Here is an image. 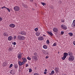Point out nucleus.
I'll return each instance as SVG.
<instances>
[{
  "label": "nucleus",
  "instance_id": "obj_44",
  "mask_svg": "<svg viewBox=\"0 0 75 75\" xmlns=\"http://www.w3.org/2000/svg\"><path fill=\"white\" fill-rule=\"evenodd\" d=\"M14 40H15L17 38V37H16V36H14Z\"/></svg>",
  "mask_w": 75,
  "mask_h": 75
},
{
  "label": "nucleus",
  "instance_id": "obj_12",
  "mask_svg": "<svg viewBox=\"0 0 75 75\" xmlns=\"http://www.w3.org/2000/svg\"><path fill=\"white\" fill-rule=\"evenodd\" d=\"M18 63L19 65H20V66H21L22 65L24 64L23 62H21V61H20L18 62Z\"/></svg>",
  "mask_w": 75,
  "mask_h": 75
},
{
  "label": "nucleus",
  "instance_id": "obj_8",
  "mask_svg": "<svg viewBox=\"0 0 75 75\" xmlns=\"http://www.w3.org/2000/svg\"><path fill=\"white\" fill-rule=\"evenodd\" d=\"M21 52H20L18 54V57L19 59H21Z\"/></svg>",
  "mask_w": 75,
  "mask_h": 75
},
{
  "label": "nucleus",
  "instance_id": "obj_3",
  "mask_svg": "<svg viewBox=\"0 0 75 75\" xmlns=\"http://www.w3.org/2000/svg\"><path fill=\"white\" fill-rule=\"evenodd\" d=\"M14 10L15 11H18L20 10V7L16 6L14 8Z\"/></svg>",
  "mask_w": 75,
  "mask_h": 75
},
{
  "label": "nucleus",
  "instance_id": "obj_26",
  "mask_svg": "<svg viewBox=\"0 0 75 75\" xmlns=\"http://www.w3.org/2000/svg\"><path fill=\"white\" fill-rule=\"evenodd\" d=\"M68 34H69V35H70V36H71V37L73 36V33H72L71 32L69 33Z\"/></svg>",
  "mask_w": 75,
  "mask_h": 75
},
{
  "label": "nucleus",
  "instance_id": "obj_28",
  "mask_svg": "<svg viewBox=\"0 0 75 75\" xmlns=\"http://www.w3.org/2000/svg\"><path fill=\"white\" fill-rule=\"evenodd\" d=\"M66 58H67V57H66V56H63V57L62 58V59L63 60H65Z\"/></svg>",
  "mask_w": 75,
  "mask_h": 75
},
{
  "label": "nucleus",
  "instance_id": "obj_56",
  "mask_svg": "<svg viewBox=\"0 0 75 75\" xmlns=\"http://www.w3.org/2000/svg\"><path fill=\"white\" fill-rule=\"evenodd\" d=\"M6 1H7V0H6Z\"/></svg>",
  "mask_w": 75,
  "mask_h": 75
},
{
  "label": "nucleus",
  "instance_id": "obj_57",
  "mask_svg": "<svg viewBox=\"0 0 75 75\" xmlns=\"http://www.w3.org/2000/svg\"><path fill=\"white\" fill-rule=\"evenodd\" d=\"M22 54H23V53H22Z\"/></svg>",
  "mask_w": 75,
  "mask_h": 75
},
{
  "label": "nucleus",
  "instance_id": "obj_7",
  "mask_svg": "<svg viewBox=\"0 0 75 75\" xmlns=\"http://www.w3.org/2000/svg\"><path fill=\"white\" fill-rule=\"evenodd\" d=\"M44 39V37L42 36H40L38 38V40H40V41H42Z\"/></svg>",
  "mask_w": 75,
  "mask_h": 75
},
{
  "label": "nucleus",
  "instance_id": "obj_46",
  "mask_svg": "<svg viewBox=\"0 0 75 75\" xmlns=\"http://www.w3.org/2000/svg\"><path fill=\"white\" fill-rule=\"evenodd\" d=\"M16 45V43L15 42L13 43V45Z\"/></svg>",
  "mask_w": 75,
  "mask_h": 75
},
{
  "label": "nucleus",
  "instance_id": "obj_54",
  "mask_svg": "<svg viewBox=\"0 0 75 75\" xmlns=\"http://www.w3.org/2000/svg\"><path fill=\"white\" fill-rule=\"evenodd\" d=\"M62 75H66L65 74H62Z\"/></svg>",
  "mask_w": 75,
  "mask_h": 75
},
{
  "label": "nucleus",
  "instance_id": "obj_14",
  "mask_svg": "<svg viewBox=\"0 0 75 75\" xmlns=\"http://www.w3.org/2000/svg\"><path fill=\"white\" fill-rule=\"evenodd\" d=\"M53 31L54 32H55L56 33V32H57L58 31V29L55 28H54L53 29Z\"/></svg>",
  "mask_w": 75,
  "mask_h": 75
},
{
  "label": "nucleus",
  "instance_id": "obj_47",
  "mask_svg": "<svg viewBox=\"0 0 75 75\" xmlns=\"http://www.w3.org/2000/svg\"><path fill=\"white\" fill-rule=\"evenodd\" d=\"M28 64H26V65H25V67H28Z\"/></svg>",
  "mask_w": 75,
  "mask_h": 75
},
{
  "label": "nucleus",
  "instance_id": "obj_41",
  "mask_svg": "<svg viewBox=\"0 0 75 75\" xmlns=\"http://www.w3.org/2000/svg\"><path fill=\"white\" fill-rule=\"evenodd\" d=\"M61 21L62 23H64V20H63V19H61Z\"/></svg>",
  "mask_w": 75,
  "mask_h": 75
},
{
  "label": "nucleus",
  "instance_id": "obj_30",
  "mask_svg": "<svg viewBox=\"0 0 75 75\" xmlns=\"http://www.w3.org/2000/svg\"><path fill=\"white\" fill-rule=\"evenodd\" d=\"M13 50V49H12V48H11V47H9L8 50H9V51H12V50Z\"/></svg>",
  "mask_w": 75,
  "mask_h": 75
},
{
  "label": "nucleus",
  "instance_id": "obj_45",
  "mask_svg": "<svg viewBox=\"0 0 75 75\" xmlns=\"http://www.w3.org/2000/svg\"><path fill=\"white\" fill-rule=\"evenodd\" d=\"M73 44L74 45H75V41H74L73 42Z\"/></svg>",
  "mask_w": 75,
  "mask_h": 75
},
{
  "label": "nucleus",
  "instance_id": "obj_23",
  "mask_svg": "<svg viewBox=\"0 0 75 75\" xmlns=\"http://www.w3.org/2000/svg\"><path fill=\"white\" fill-rule=\"evenodd\" d=\"M36 36H38V37L40 35V33L39 32H37L36 33Z\"/></svg>",
  "mask_w": 75,
  "mask_h": 75
},
{
  "label": "nucleus",
  "instance_id": "obj_25",
  "mask_svg": "<svg viewBox=\"0 0 75 75\" xmlns=\"http://www.w3.org/2000/svg\"><path fill=\"white\" fill-rule=\"evenodd\" d=\"M18 67V65L17 64H14V67L15 68H17Z\"/></svg>",
  "mask_w": 75,
  "mask_h": 75
},
{
  "label": "nucleus",
  "instance_id": "obj_38",
  "mask_svg": "<svg viewBox=\"0 0 75 75\" xmlns=\"http://www.w3.org/2000/svg\"><path fill=\"white\" fill-rule=\"evenodd\" d=\"M13 66V64H11L10 65V66H9V68H11V67H12Z\"/></svg>",
  "mask_w": 75,
  "mask_h": 75
},
{
  "label": "nucleus",
  "instance_id": "obj_36",
  "mask_svg": "<svg viewBox=\"0 0 75 75\" xmlns=\"http://www.w3.org/2000/svg\"><path fill=\"white\" fill-rule=\"evenodd\" d=\"M1 8L2 9H3L4 8L6 9V8H7V7H6L5 6H4L2 7H1Z\"/></svg>",
  "mask_w": 75,
  "mask_h": 75
},
{
  "label": "nucleus",
  "instance_id": "obj_27",
  "mask_svg": "<svg viewBox=\"0 0 75 75\" xmlns=\"http://www.w3.org/2000/svg\"><path fill=\"white\" fill-rule=\"evenodd\" d=\"M43 48H44V49H47V46L46 45H45L43 46Z\"/></svg>",
  "mask_w": 75,
  "mask_h": 75
},
{
  "label": "nucleus",
  "instance_id": "obj_51",
  "mask_svg": "<svg viewBox=\"0 0 75 75\" xmlns=\"http://www.w3.org/2000/svg\"><path fill=\"white\" fill-rule=\"evenodd\" d=\"M44 74H46L47 72H44Z\"/></svg>",
  "mask_w": 75,
  "mask_h": 75
},
{
  "label": "nucleus",
  "instance_id": "obj_37",
  "mask_svg": "<svg viewBox=\"0 0 75 75\" xmlns=\"http://www.w3.org/2000/svg\"><path fill=\"white\" fill-rule=\"evenodd\" d=\"M37 52H35L33 54V55H35V56H36L37 55Z\"/></svg>",
  "mask_w": 75,
  "mask_h": 75
},
{
  "label": "nucleus",
  "instance_id": "obj_16",
  "mask_svg": "<svg viewBox=\"0 0 75 75\" xmlns=\"http://www.w3.org/2000/svg\"><path fill=\"white\" fill-rule=\"evenodd\" d=\"M4 35L5 37H8V33H7L5 32L4 33Z\"/></svg>",
  "mask_w": 75,
  "mask_h": 75
},
{
  "label": "nucleus",
  "instance_id": "obj_9",
  "mask_svg": "<svg viewBox=\"0 0 75 75\" xmlns=\"http://www.w3.org/2000/svg\"><path fill=\"white\" fill-rule=\"evenodd\" d=\"M9 27L11 28H14L15 25L14 24H10L9 25Z\"/></svg>",
  "mask_w": 75,
  "mask_h": 75
},
{
  "label": "nucleus",
  "instance_id": "obj_6",
  "mask_svg": "<svg viewBox=\"0 0 75 75\" xmlns=\"http://www.w3.org/2000/svg\"><path fill=\"white\" fill-rule=\"evenodd\" d=\"M54 70L55 71V72L57 73H58V72L59 71V68H58L57 67H55L54 68Z\"/></svg>",
  "mask_w": 75,
  "mask_h": 75
},
{
  "label": "nucleus",
  "instance_id": "obj_31",
  "mask_svg": "<svg viewBox=\"0 0 75 75\" xmlns=\"http://www.w3.org/2000/svg\"><path fill=\"white\" fill-rule=\"evenodd\" d=\"M6 10H8V11L9 12H10V9H9V8H6Z\"/></svg>",
  "mask_w": 75,
  "mask_h": 75
},
{
  "label": "nucleus",
  "instance_id": "obj_35",
  "mask_svg": "<svg viewBox=\"0 0 75 75\" xmlns=\"http://www.w3.org/2000/svg\"><path fill=\"white\" fill-rule=\"evenodd\" d=\"M64 33V31H62L61 32V34L62 35H63Z\"/></svg>",
  "mask_w": 75,
  "mask_h": 75
},
{
  "label": "nucleus",
  "instance_id": "obj_10",
  "mask_svg": "<svg viewBox=\"0 0 75 75\" xmlns=\"http://www.w3.org/2000/svg\"><path fill=\"white\" fill-rule=\"evenodd\" d=\"M22 59L23 61V63L24 64H25V62H27V59H26V58H22Z\"/></svg>",
  "mask_w": 75,
  "mask_h": 75
},
{
  "label": "nucleus",
  "instance_id": "obj_15",
  "mask_svg": "<svg viewBox=\"0 0 75 75\" xmlns=\"http://www.w3.org/2000/svg\"><path fill=\"white\" fill-rule=\"evenodd\" d=\"M68 54L69 56H72V55H73V54H72V53L71 52H69Z\"/></svg>",
  "mask_w": 75,
  "mask_h": 75
},
{
  "label": "nucleus",
  "instance_id": "obj_48",
  "mask_svg": "<svg viewBox=\"0 0 75 75\" xmlns=\"http://www.w3.org/2000/svg\"><path fill=\"white\" fill-rule=\"evenodd\" d=\"M46 59H47V58H48V56H46Z\"/></svg>",
  "mask_w": 75,
  "mask_h": 75
},
{
  "label": "nucleus",
  "instance_id": "obj_43",
  "mask_svg": "<svg viewBox=\"0 0 75 75\" xmlns=\"http://www.w3.org/2000/svg\"><path fill=\"white\" fill-rule=\"evenodd\" d=\"M3 20V18H2L0 17V21H2Z\"/></svg>",
  "mask_w": 75,
  "mask_h": 75
},
{
  "label": "nucleus",
  "instance_id": "obj_19",
  "mask_svg": "<svg viewBox=\"0 0 75 75\" xmlns=\"http://www.w3.org/2000/svg\"><path fill=\"white\" fill-rule=\"evenodd\" d=\"M22 6L24 7L25 8H27L28 7V6H27V5H25L24 4H22Z\"/></svg>",
  "mask_w": 75,
  "mask_h": 75
},
{
  "label": "nucleus",
  "instance_id": "obj_17",
  "mask_svg": "<svg viewBox=\"0 0 75 75\" xmlns=\"http://www.w3.org/2000/svg\"><path fill=\"white\" fill-rule=\"evenodd\" d=\"M54 73H55V72H54V71L52 70L51 71V73H49V75H53V74H54Z\"/></svg>",
  "mask_w": 75,
  "mask_h": 75
},
{
  "label": "nucleus",
  "instance_id": "obj_5",
  "mask_svg": "<svg viewBox=\"0 0 75 75\" xmlns=\"http://www.w3.org/2000/svg\"><path fill=\"white\" fill-rule=\"evenodd\" d=\"M61 27L63 29V30H65L67 29V28L66 26L64 25H61Z\"/></svg>",
  "mask_w": 75,
  "mask_h": 75
},
{
  "label": "nucleus",
  "instance_id": "obj_55",
  "mask_svg": "<svg viewBox=\"0 0 75 75\" xmlns=\"http://www.w3.org/2000/svg\"><path fill=\"white\" fill-rule=\"evenodd\" d=\"M10 73H11V74H12V73L11 72H10Z\"/></svg>",
  "mask_w": 75,
  "mask_h": 75
},
{
  "label": "nucleus",
  "instance_id": "obj_13",
  "mask_svg": "<svg viewBox=\"0 0 75 75\" xmlns=\"http://www.w3.org/2000/svg\"><path fill=\"white\" fill-rule=\"evenodd\" d=\"M21 35H26V33L25 32L22 31L21 33Z\"/></svg>",
  "mask_w": 75,
  "mask_h": 75
},
{
  "label": "nucleus",
  "instance_id": "obj_50",
  "mask_svg": "<svg viewBox=\"0 0 75 75\" xmlns=\"http://www.w3.org/2000/svg\"><path fill=\"white\" fill-rule=\"evenodd\" d=\"M43 37H45V36H46V35H43Z\"/></svg>",
  "mask_w": 75,
  "mask_h": 75
},
{
  "label": "nucleus",
  "instance_id": "obj_1",
  "mask_svg": "<svg viewBox=\"0 0 75 75\" xmlns=\"http://www.w3.org/2000/svg\"><path fill=\"white\" fill-rule=\"evenodd\" d=\"M17 37L18 38L19 40H24L25 39V37L23 36L19 35Z\"/></svg>",
  "mask_w": 75,
  "mask_h": 75
},
{
  "label": "nucleus",
  "instance_id": "obj_4",
  "mask_svg": "<svg viewBox=\"0 0 75 75\" xmlns=\"http://www.w3.org/2000/svg\"><path fill=\"white\" fill-rule=\"evenodd\" d=\"M32 59H33V61H37L38 60L37 57L36 56H33L32 57Z\"/></svg>",
  "mask_w": 75,
  "mask_h": 75
},
{
  "label": "nucleus",
  "instance_id": "obj_34",
  "mask_svg": "<svg viewBox=\"0 0 75 75\" xmlns=\"http://www.w3.org/2000/svg\"><path fill=\"white\" fill-rule=\"evenodd\" d=\"M32 72V69H29V72Z\"/></svg>",
  "mask_w": 75,
  "mask_h": 75
},
{
  "label": "nucleus",
  "instance_id": "obj_32",
  "mask_svg": "<svg viewBox=\"0 0 75 75\" xmlns=\"http://www.w3.org/2000/svg\"><path fill=\"white\" fill-rule=\"evenodd\" d=\"M41 3L42 4V5H43V6H44V5H45V4H45V3H43V2H41Z\"/></svg>",
  "mask_w": 75,
  "mask_h": 75
},
{
  "label": "nucleus",
  "instance_id": "obj_20",
  "mask_svg": "<svg viewBox=\"0 0 75 75\" xmlns=\"http://www.w3.org/2000/svg\"><path fill=\"white\" fill-rule=\"evenodd\" d=\"M64 56H65L67 57V56L68 55V54L67 53L65 52L64 53Z\"/></svg>",
  "mask_w": 75,
  "mask_h": 75
},
{
  "label": "nucleus",
  "instance_id": "obj_18",
  "mask_svg": "<svg viewBox=\"0 0 75 75\" xmlns=\"http://www.w3.org/2000/svg\"><path fill=\"white\" fill-rule=\"evenodd\" d=\"M47 33L48 34H49V35H50L51 36H52L53 35V34H52V33L51 32H50L49 31H47Z\"/></svg>",
  "mask_w": 75,
  "mask_h": 75
},
{
  "label": "nucleus",
  "instance_id": "obj_22",
  "mask_svg": "<svg viewBox=\"0 0 75 75\" xmlns=\"http://www.w3.org/2000/svg\"><path fill=\"white\" fill-rule=\"evenodd\" d=\"M72 26H75V20L73 21V22L72 24Z\"/></svg>",
  "mask_w": 75,
  "mask_h": 75
},
{
  "label": "nucleus",
  "instance_id": "obj_40",
  "mask_svg": "<svg viewBox=\"0 0 75 75\" xmlns=\"http://www.w3.org/2000/svg\"><path fill=\"white\" fill-rule=\"evenodd\" d=\"M27 59H28V60H31V58L28 57L27 58Z\"/></svg>",
  "mask_w": 75,
  "mask_h": 75
},
{
  "label": "nucleus",
  "instance_id": "obj_24",
  "mask_svg": "<svg viewBox=\"0 0 75 75\" xmlns=\"http://www.w3.org/2000/svg\"><path fill=\"white\" fill-rule=\"evenodd\" d=\"M49 54V51L48 50L46 51L45 55H48Z\"/></svg>",
  "mask_w": 75,
  "mask_h": 75
},
{
  "label": "nucleus",
  "instance_id": "obj_21",
  "mask_svg": "<svg viewBox=\"0 0 75 75\" xmlns=\"http://www.w3.org/2000/svg\"><path fill=\"white\" fill-rule=\"evenodd\" d=\"M7 64V63L6 62H4L3 64V67H5V66H6Z\"/></svg>",
  "mask_w": 75,
  "mask_h": 75
},
{
  "label": "nucleus",
  "instance_id": "obj_52",
  "mask_svg": "<svg viewBox=\"0 0 75 75\" xmlns=\"http://www.w3.org/2000/svg\"><path fill=\"white\" fill-rule=\"evenodd\" d=\"M30 0V1H33V0Z\"/></svg>",
  "mask_w": 75,
  "mask_h": 75
},
{
  "label": "nucleus",
  "instance_id": "obj_33",
  "mask_svg": "<svg viewBox=\"0 0 75 75\" xmlns=\"http://www.w3.org/2000/svg\"><path fill=\"white\" fill-rule=\"evenodd\" d=\"M46 43L47 44H49L50 43V41H49V40H47L46 41Z\"/></svg>",
  "mask_w": 75,
  "mask_h": 75
},
{
  "label": "nucleus",
  "instance_id": "obj_29",
  "mask_svg": "<svg viewBox=\"0 0 75 75\" xmlns=\"http://www.w3.org/2000/svg\"><path fill=\"white\" fill-rule=\"evenodd\" d=\"M42 53L44 54H45V52H46V51L44 50H42Z\"/></svg>",
  "mask_w": 75,
  "mask_h": 75
},
{
  "label": "nucleus",
  "instance_id": "obj_39",
  "mask_svg": "<svg viewBox=\"0 0 75 75\" xmlns=\"http://www.w3.org/2000/svg\"><path fill=\"white\" fill-rule=\"evenodd\" d=\"M38 29L37 28H36L35 29V31H38Z\"/></svg>",
  "mask_w": 75,
  "mask_h": 75
},
{
  "label": "nucleus",
  "instance_id": "obj_42",
  "mask_svg": "<svg viewBox=\"0 0 75 75\" xmlns=\"http://www.w3.org/2000/svg\"><path fill=\"white\" fill-rule=\"evenodd\" d=\"M56 45L57 44L55 43L53 45V46H56Z\"/></svg>",
  "mask_w": 75,
  "mask_h": 75
},
{
  "label": "nucleus",
  "instance_id": "obj_49",
  "mask_svg": "<svg viewBox=\"0 0 75 75\" xmlns=\"http://www.w3.org/2000/svg\"><path fill=\"white\" fill-rule=\"evenodd\" d=\"M45 72H47V69H45Z\"/></svg>",
  "mask_w": 75,
  "mask_h": 75
},
{
  "label": "nucleus",
  "instance_id": "obj_53",
  "mask_svg": "<svg viewBox=\"0 0 75 75\" xmlns=\"http://www.w3.org/2000/svg\"><path fill=\"white\" fill-rule=\"evenodd\" d=\"M58 54H59V52H58Z\"/></svg>",
  "mask_w": 75,
  "mask_h": 75
},
{
  "label": "nucleus",
  "instance_id": "obj_11",
  "mask_svg": "<svg viewBox=\"0 0 75 75\" xmlns=\"http://www.w3.org/2000/svg\"><path fill=\"white\" fill-rule=\"evenodd\" d=\"M8 41H11V40H13V37L11 36H10L8 37Z\"/></svg>",
  "mask_w": 75,
  "mask_h": 75
},
{
  "label": "nucleus",
  "instance_id": "obj_2",
  "mask_svg": "<svg viewBox=\"0 0 75 75\" xmlns=\"http://www.w3.org/2000/svg\"><path fill=\"white\" fill-rule=\"evenodd\" d=\"M74 56H70L69 58V60L70 61H73L74 60Z\"/></svg>",
  "mask_w": 75,
  "mask_h": 75
}]
</instances>
